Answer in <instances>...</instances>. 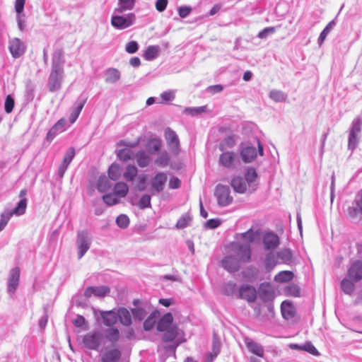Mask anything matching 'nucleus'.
I'll return each instance as SVG.
<instances>
[{"label":"nucleus","mask_w":362,"mask_h":362,"mask_svg":"<svg viewBox=\"0 0 362 362\" xmlns=\"http://www.w3.org/2000/svg\"><path fill=\"white\" fill-rule=\"evenodd\" d=\"M124 12H117V9H114L111 17V25L117 30L127 29L135 23L136 16L134 13H129L122 15Z\"/></svg>","instance_id":"2"},{"label":"nucleus","mask_w":362,"mask_h":362,"mask_svg":"<svg viewBox=\"0 0 362 362\" xmlns=\"http://www.w3.org/2000/svg\"><path fill=\"white\" fill-rule=\"evenodd\" d=\"M170 162V156L166 151L159 153L158 158L155 160V163L161 167H166Z\"/></svg>","instance_id":"50"},{"label":"nucleus","mask_w":362,"mask_h":362,"mask_svg":"<svg viewBox=\"0 0 362 362\" xmlns=\"http://www.w3.org/2000/svg\"><path fill=\"white\" fill-rule=\"evenodd\" d=\"M206 111V106L186 107L184 110V113L192 116L198 115L202 112Z\"/></svg>","instance_id":"56"},{"label":"nucleus","mask_w":362,"mask_h":362,"mask_svg":"<svg viewBox=\"0 0 362 362\" xmlns=\"http://www.w3.org/2000/svg\"><path fill=\"white\" fill-rule=\"evenodd\" d=\"M104 340L103 334L99 331L90 332L84 335L83 343L90 350H98Z\"/></svg>","instance_id":"4"},{"label":"nucleus","mask_w":362,"mask_h":362,"mask_svg":"<svg viewBox=\"0 0 362 362\" xmlns=\"http://www.w3.org/2000/svg\"><path fill=\"white\" fill-rule=\"evenodd\" d=\"M302 351L308 352L309 354L315 356H319L320 355V352L311 341H306L305 344H303Z\"/></svg>","instance_id":"59"},{"label":"nucleus","mask_w":362,"mask_h":362,"mask_svg":"<svg viewBox=\"0 0 362 362\" xmlns=\"http://www.w3.org/2000/svg\"><path fill=\"white\" fill-rule=\"evenodd\" d=\"M13 216L10 209H5L0 216V232H1Z\"/></svg>","instance_id":"47"},{"label":"nucleus","mask_w":362,"mask_h":362,"mask_svg":"<svg viewBox=\"0 0 362 362\" xmlns=\"http://www.w3.org/2000/svg\"><path fill=\"white\" fill-rule=\"evenodd\" d=\"M282 315L284 318L288 319L293 316V308L290 303L284 301L281 305Z\"/></svg>","instance_id":"53"},{"label":"nucleus","mask_w":362,"mask_h":362,"mask_svg":"<svg viewBox=\"0 0 362 362\" xmlns=\"http://www.w3.org/2000/svg\"><path fill=\"white\" fill-rule=\"evenodd\" d=\"M20 281V269L19 267H14L9 272L7 291L9 293L13 294L18 286Z\"/></svg>","instance_id":"11"},{"label":"nucleus","mask_w":362,"mask_h":362,"mask_svg":"<svg viewBox=\"0 0 362 362\" xmlns=\"http://www.w3.org/2000/svg\"><path fill=\"white\" fill-rule=\"evenodd\" d=\"M276 31L275 27H267L264 28L262 30H261L258 35L257 37L260 39H265L269 35L274 33Z\"/></svg>","instance_id":"64"},{"label":"nucleus","mask_w":362,"mask_h":362,"mask_svg":"<svg viewBox=\"0 0 362 362\" xmlns=\"http://www.w3.org/2000/svg\"><path fill=\"white\" fill-rule=\"evenodd\" d=\"M348 276L355 282L362 279V261L356 260L352 263L348 269Z\"/></svg>","instance_id":"14"},{"label":"nucleus","mask_w":362,"mask_h":362,"mask_svg":"<svg viewBox=\"0 0 362 362\" xmlns=\"http://www.w3.org/2000/svg\"><path fill=\"white\" fill-rule=\"evenodd\" d=\"M76 245L78 247V258L81 259L89 250L91 245V237L87 230L78 232Z\"/></svg>","instance_id":"6"},{"label":"nucleus","mask_w":362,"mask_h":362,"mask_svg":"<svg viewBox=\"0 0 362 362\" xmlns=\"http://www.w3.org/2000/svg\"><path fill=\"white\" fill-rule=\"evenodd\" d=\"M356 206H349L347 209L349 216L352 218H356L358 214H362V206L359 204L357 199L354 201Z\"/></svg>","instance_id":"46"},{"label":"nucleus","mask_w":362,"mask_h":362,"mask_svg":"<svg viewBox=\"0 0 362 362\" xmlns=\"http://www.w3.org/2000/svg\"><path fill=\"white\" fill-rule=\"evenodd\" d=\"M66 129V122L65 119H60L47 132V140L52 141L59 134L64 132Z\"/></svg>","instance_id":"21"},{"label":"nucleus","mask_w":362,"mask_h":362,"mask_svg":"<svg viewBox=\"0 0 362 362\" xmlns=\"http://www.w3.org/2000/svg\"><path fill=\"white\" fill-rule=\"evenodd\" d=\"M294 274L291 271H281L275 275L274 280L277 283H286L291 281Z\"/></svg>","instance_id":"36"},{"label":"nucleus","mask_w":362,"mask_h":362,"mask_svg":"<svg viewBox=\"0 0 362 362\" xmlns=\"http://www.w3.org/2000/svg\"><path fill=\"white\" fill-rule=\"evenodd\" d=\"M65 60L62 49H56L52 55V69L48 78V86L51 92L61 88L64 78V65Z\"/></svg>","instance_id":"1"},{"label":"nucleus","mask_w":362,"mask_h":362,"mask_svg":"<svg viewBox=\"0 0 362 362\" xmlns=\"http://www.w3.org/2000/svg\"><path fill=\"white\" fill-rule=\"evenodd\" d=\"M117 225L121 228H126L129 224V218L125 214H120L116 218Z\"/></svg>","instance_id":"60"},{"label":"nucleus","mask_w":362,"mask_h":362,"mask_svg":"<svg viewBox=\"0 0 362 362\" xmlns=\"http://www.w3.org/2000/svg\"><path fill=\"white\" fill-rule=\"evenodd\" d=\"M238 296L249 303H253L257 298V291L253 286L243 284L239 288Z\"/></svg>","instance_id":"12"},{"label":"nucleus","mask_w":362,"mask_h":362,"mask_svg":"<svg viewBox=\"0 0 362 362\" xmlns=\"http://www.w3.org/2000/svg\"><path fill=\"white\" fill-rule=\"evenodd\" d=\"M277 257L281 259L284 263H288L293 257V254L289 249H282L277 252Z\"/></svg>","instance_id":"51"},{"label":"nucleus","mask_w":362,"mask_h":362,"mask_svg":"<svg viewBox=\"0 0 362 362\" xmlns=\"http://www.w3.org/2000/svg\"><path fill=\"white\" fill-rule=\"evenodd\" d=\"M86 100H87V97L84 96L83 95H81L78 98V99L75 103V107H74V108L70 114V116H69V122L71 124H74L76 121L85 103H86Z\"/></svg>","instance_id":"20"},{"label":"nucleus","mask_w":362,"mask_h":362,"mask_svg":"<svg viewBox=\"0 0 362 362\" xmlns=\"http://www.w3.org/2000/svg\"><path fill=\"white\" fill-rule=\"evenodd\" d=\"M148 305L144 307L137 306L132 309V315L135 320H142L148 314V310H147Z\"/></svg>","instance_id":"41"},{"label":"nucleus","mask_w":362,"mask_h":362,"mask_svg":"<svg viewBox=\"0 0 362 362\" xmlns=\"http://www.w3.org/2000/svg\"><path fill=\"white\" fill-rule=\"evenodd\" d=\"M138 170L135 165H129L127 166L125 172L124 173V178L127 181H133L137 175Z\"/></svg>","instance_id":"45"},{"label":"nucleus","mask_w":362,"mask_h":362,"mask_svg":"<svg viewBox=\"0 0 362 362\" xmlns=\"http://www.w3.org/2000/svg\"><path fill=\"white\" fill-rule=\"evenodd\" d=\"M119 319L120 322L125 325L129 326L132 324V316L129 310L124 308H119L117 312V319Z\"/></svg>","instance_id":"33"},{"label":"nucleus","mask_w":362,"mask_h":362,"mask_svg":"<svg viewBox=\"0 0 362 362\" xmlns=\"http://www.w3.org/2000/svg\"><path fill=\"white\" fill-rule=\"evenodd\" d=\"M75 156V150L74 148L71 147L69 148L64 157V159L60 164L59 169H58V175L60 178H62L64 175V173L68 168L69 164L72 161L73 158Z\"/></svg>","instance_id":"18"},{"label":"nucleus","mask_w":362,"mask_h":362,"mask_svg":"<svg viewBox=\"0 0 362 362\" xmlns=\"http://www.w3.org/2000/svg\"><path fill=\"white\" fill-rule=\"evenodd\" d=\"M111 186L112 184L107 176L102 175L99 177L96 183V187L100 192L107 191L110 189Z\"/></svg>","instance_id":"34"},{"label":"nucleus","mask_w":362,"mask_h":362,"mask_svg":"<svg viewBox=\"0 0 362 362\" xmlns=\"http://www.w3.org/2000/svg\"><path fill=\"white\" fill-rule=\"evenodd\" d=\"M245 180L248 185L249 192H255L257 188V184L256 183L257 173L256 170L252 168H248L245 172Z\"/></svg>","instance_id":"22"},{"label":"nucleus","mask_w":362,"mask_h":362,"mask_svg":"<svg viewBox=\"0 0 362 362\" xmlns=\"http://www.w3.org/2000/svg\"><path fill=\"white\" fill-rule=\"evenodd\" d=\"M110 293V288L105 286H88L84 291V296L90 298L92 296L96 297H104Z\"/></svg>","instance_id":"19"},{"label":"nucleus","mask_w":362,"mask_h":362,"mask_svg":"<svg viewBox=\"0 0 362 362\" xmlns=\"http://www.w3.org/2000/svg\"><path fill=\"white\" fill-rule=\"evenodd\" d=\"M121 76L120 71L115 68H109L105 71V81L106 83H115Z\"/></svg>","instance_id":"31"},{"label":"nucleus","mask_w":362,"mask_h":362,"mask_svg":"<svg viewBox=\"0 0 362 362\" xmlns=\"http://www.w3.org/2000/svg\"><path fill=\"white\" fill-rule=\"evenodd\" d=\"M191 221V218L189 215L185 214L181 216L176 223V228L178 229H182L186 228Z\"/></svg>","instance_id":"62"},{"label":"nucleus","mask_w":362,"mask_h":362,"mask_svg":"<svg viewBox=\"0 0 362 362\" xmlns=\"http://www.w3.org/2000/svg\"><path fill=\"white\" fill-rule=\"evenodd\" d=\"M26 208L27 199L23 198L19 201L17 206L13 209L10 210V212H11L13 215L21 216L25 213Z\"/></svg>","instance_id":"43"},{"label":"nucleus","mask_w":362,"mask_h":362,"mask_svg":"<svg viewBox=\"0 0 362 362\" xmlns=\"http://www.w3.org/2000/svg\"><path fill=\"white\" fill-rule=\"evenodd\" d=\"M106 339L112 344L119 339V332L116 328H109L105 332Z\"/></svg>","instance_id":"44"},{"label":"nucleus","mask_w":362,"mask_h":362,"mask_svg":"<svg viewBox=\"0 0 362 362\" xmlns=\"http://www.w3.org/2000/svg\"><path fill=\"white\" fill-rule=\"evenodd\" d=\"M258 295L260 300L265 303L272 302L274 297V290L270 283H262L258 288Z\"/></svg>","instance_id":"9"},{"label":"nucleus","mask_w":362,"mask_h":362,"mask_svg":"<svg viewBox=\"0 0 362 362\" xmlns=\"http://www.w3.org/2000/svg\"><path fill=\"white\" fill-rule=\"evenodd\" d=\"M230 185L234 191L240 194H243L248 190V185L246 181L240 176L234 177L231 180Z\"/></svg>","instance_id":"24"},{"label":"nucleus","mask_w":362,"mask_h":362,"mask_svg":"<svg viewBox=\"0 0 362 362\" xmlns=\"http://www.w3.org/2000/svg\"><path fill=\"white\" fill-rule=\"evenodd\" d=\"M231 250L234 253V256L238 258L240 262H246L250 259L251 250L248 244H242L240 243H233L231 244Z\"/></svg>","instance_id":"7"},{"label":"nucleus","mask_w":362,"mask_h":362,"mask_svg":"<svg viewBox=\"0 0 362 362\" xmlns=\"http://www.w3.org/2000/svg\"><path fill=\"white\" fill-rule=\"evenodd\" d=\"M178 334V329L177 326H173L172 327L165 329L163 334L162 339L165 342L173 341Z\"/></svg>","instance_id":"38"},{"label":"nucleus","mask_w":362,"mask_h":362,"mask_svg":"<svg viewBox=\"0 0 362 362\" xmlns=\"http://www.w3.org/2000/svg\"><path fill=\"white\" fill-rule=\"evenodd\" d=\"M121 168L119 165L117 163H112L108 169V177L112 180H117L121 175Z\"/></svg>","instance_id":"42"},{"label":"nucleus","mask_w":362,"mask_h":362,"mask_svg":"<svg viewBox=\"0 0 362 362\" xmlns=\"http://www.w3.org/2000/svg\"><path fill=\"white\" fill-rule=\"evenodd\" d=\"M136 143L127 145L126 147L117 150V155L119 160L123 161H127L132 159L134 157V153L132 150L131 147L135 146Z\"/></svg>","instance_id":"28"},{"label":"nucleus","mask_w":362,"mask_h":362,"mask_svg":"<svg viewBox=\"0 0 362 362\" xmlns=\"http://www.w3.org/2000/svg\"><path fill=\"white\" fill-rule=\"evenodd\" d=\"M103 324L107 327L113 326L117 321V313L114 310L99 311Z\"/></svg>","instance_id":"27"},{"label":"nucleus","mask_w":362,"mask_h":362,"mask_svg":"<svg viewBox=\"0 0 362 362\" xmlns=\"http://www.w3.org/2000/svg\"><path fill=\"white\" fill-rule=\"evenodd\" d=\"M223 267L230 272H237L240 267L241 262L234 255H228L221 262Z\"/></svg>","instance_id":"16"},{"label":"nucleus","mask_w":362,"mask_h":362,"mask_svg":"<svg viewBox=\"0 0 362 362\" xmlns=\"http://www.w3.org/2000/svg\"><path fill=\"white\" fill-rule=\"evenodd\" d=\"M269 97L275 102H284L286 100L287 95L281 90H272L269 93Z\"/></svg>","instance_id":"52"},{"label":"nucleus","mask_w":362,"mask_h":362,"mask_svg":"<svg viewBox=\"0 0 362 362\" xmlns=\"http://www.w3.org/2000/svg\"><path fill=\"white\" fill-rule=\"evenodd\" d=\"M237 136L230 134L226 136L218 144V149L221 151H225L228 148H233L236 144Z\"/></svg>","instance_id":"29"},{"label":"nucleus","mask_w":362,"mask_h":362,"mask_svg":"<svg viewBox=\"0 0 362 362\" xmlns=\"http://www.w3.org/2000/svg\"><path fill=\"white\" fill-rule=\"evenodd\" d=\"M165 138L170 150L177 154L180 151V141L175 132L167 128L165 130Z\"/></svg>","instance_id":"10"},{"label":"nucleus","mask_w":362,"mask_h":362,"mask_svg":"<svg viewBox=\"0 0 362 362\" xmlns=\"http://www.w3.org/2000/svg\"><path fill=\"white\" fill-rule=\"evenodd\" d=\"M214 196L217 199L218 204L221 206L229 205L233 202V197L230 196V187L227 185L218 184L216 185Z\"/></svg>","instance_id":"5"},{"label":"nucleus","mask_w":362,"mask_h":362,"mask_svg":"<svg viewBox=\"0 0 362 362\" xmlns=\"http://www.w3.org/2000/svg\"><path fill=\"white\" fill-rule=\"evenodd\" d=\"M160 147L161 144L160 141L153 139L148 143L146 146V149L148 151V153L153 154L158 152L160 150Z\"/></svg>","instance_id":"57"},{"label":"nucleus","mask_w":362,"mask_h":362,"mask_svg":"<svg viewBox=\"0 0 362 362\" xmlns=\"http://www.w3.org/2000/svg\"><path fill=\"white\" fill-rule=\"evenodd\" d=\"M9 50L13 57L18 58L25 52L24 43L18 38H13L9 42Z\"/></svg>","instance_id":"13"},{"label":"nucleus","mask_w":362,"mask_h":362,"mask_svg":"<svg viewBox=\"0 0 362 362\" xmlns=\"http://www.w3.org/2000/svg\"><path fill=\"white\" fill-rule=\"evenodd\" d=\"M362 129V118L357 117L351 122L349 130L348 148L354 151L358 146Z\"/></svg>","instance_id":"3"},{"label":"nucleus","mask_w":362,"mask_h":362,"mask_svg":"<svg viewBox=\"0 0 362 362\" xmlns=\"http://www.w3.org/2000/svg\"><path fill=\"white\" fill-rule=\"evenodd\" d=\"M337 23L335 19L331 21L323 29V30L320 34V36L317 40V42L319 45H322L324 41L325 40L328 34L331 32V30L334 28V27L336 25Z\"/></svg>","instance_id":"39"},{"label":"nucleus","mask_w":362,"mask_h":362,"mask_svg":"<svg viewBox=\"0 0 362 362\" xmlns=\"http://www.w3.org/2000/svg\"><path fill=\"white\" fill-rule=\"evenodd\" d=\"M121 357V352L118 349L106 350L101 356V362H117Z\"/></svg>","instance_id":"25"},{"label":"nucleus","mask_w":362,"mask_h":362,"mask_svg":"<svg viewBox=\"0 0 362 362\" xmlns=\"http://www.w3.org/2000/svg\"><path fill=\"white\" fill-rule=\"evenodd\" d=\"M157 315V311L152 312L150 314V315L147 317V319L144 322V329L146 331H149L153 327L156 323Z\"/></svg>","instance_id":"48"},{"label":"nucleus","mask_w":362,"mask_h":362,"mask_svg":"<svg viewBox=\"0 0 362 362\" xmlns=\"http://www.w3.org/2000/svg\"><path fill=\"white\" fill-rule=\"evenodd\" d=\"M285 293L289 296L298 297L300 296V288L295 284H291L286 287Z\"/></svg>","instance_id":"55"},{"label":"nucleus","mask_w":362,"mask_h":362,"mask_svg":"<svg viewBox=\"0 0 362 362\" xmlns=\"http://www.w3.org/2000/svg\"><path fill=\"white\" fill-rule=\"evenodd\" d=\"M135 158H136L137 164L141 168L147 167L151 162L150 156L144 151H139L135 155Z\"/></svg>","instance_id":"35"},{"label":"nucleus","mask_w":362,"mask_h":362,"mask_svg":"<svg viewBox=\"0 0 362 362\" xmlns=\"http://www.w3.org/2000/svg\"><path fill=\"white\" fill-rule=\"evenodd\" d=\"M128 190V186L124 182H117L114 187V193L117 196L119 195L121 197H124L127 195Z\"/></svg>","instance_id":"49"},{"label":"nucleus","mask_w":362,"mask_h":362,"mask_svg":"<svg viewBox=\"0 0 362 362\" xmlns=\"http://www.w3.org/2000/svg\"><path fill=\"white\" fill-rule=\"evenodd\" d=\"M354 287V283L349 279H344L341 282V288L346 294H351Z\"/></svg>","instance_id":"54"},{"label":"nucleus","mask_w":362,"mask_h":362,"mask_svg":"<svg viewBox=\"0 0 362 362\" xmlns=\"http://www.w3.org/2000/svg\"><path fill=\"white\" fill-rule=\"evenodd\" d=\"M277 264V259L275 255L270 252L267 254L264 259V267L267 272L272 271Z\"/></svg>","instance_id":"40"},{"label":"nucleus","mask_w":362,"mask_h":362,"mask_svg":"<svg viewBox=\"0 0 362 362\" xmlns=\"http://www.w3.org/2000/svg\"><path fill=\"white\" fill-rule=\"evenodd\" d=\"M160 52V47L158 45H149L144 53V57L147 61H152L159 56Z\"/></svg>","instance_id":"32"},{"label":"nucleus","mask_w":362,"mask_h":362,"mask_svg":"<svg viewBox=\"0 0 362 362\" xmlns=\"http://www.w3.org/2000/svg\"><path fill=\"white\" fill-rule=\"evenodd\" d=\"M103 202L107 206H112L117 204L119 199L117 197V195L115 193L107 194L103 196Z\"/></svg>","instance_id":"58"},{"label":"nucleus","mask_w":362,"mask_h":362,"mask_svg":"<svg viewBox=\"0 0 362 362\" xmlns=\"http://www.w3.org/2000/svg\"><path fill=\"white\" fill-rule=\"evenodd\" d=\"M139 207L140 209H146L151 206V197L148 194L143 195L139 202Z\"/></svg>","instance_id":"63"},{"label":"nucleus","mask_w":362,"mask_h":362,"mask_svg":"<svg viewBox=\"0 0 362 362\" xmlns=\"http://www.w3.org/2000/svg\"><path fill=\"white\" fill-rule=\"evenodd\" d=\"M263 244L266 250H273L279 245V238L274 233H266L263 237Z\"/></svg>","instance_id":"15"},{"label":"nucleus","mask_w":362,"mask_h":362,"mask_svg":"<svg viewBox=\"0 0 362 362\" xmlns=\"http://www.w3.org/2000/svg\"><path fill=\"white\" fill-rule=\"evenodd\" d=\"M245 344L251 353L257 355L259 357L264 356V348L259 344L255 342L252 339H247Z\"/></svg>","instance_id":"30"},{"label":"nucleus","mask_w":362,"mask_h":362,"mask_svg":"<svg viewBox=\"0 0 362 362\" xmlns=\"http://www.w3.org/2000/svg\"><path fill=\"white\" fill-rule=\"evenodd\" d=\"M219 156V165L228 169L235 168L238 162V156L234 151H225Z\"/></svg>","instance_id":"8"},{"label":"nucleus","mask_w":362,"mask_h":362,"mask_svg":"<svg viewBox=\"0 0 362 362\" xmlns=\"http://www.w3.org/2000/svg\"><path fill=\"white\" fill-rule=\"evenodd\" d=\"M236 291V284L233 281L226 283L223 287V292L227 296L233 295Z\"/></svg>","instance_id":"61"},{"label":"nucleus","mask_w":362,"mask_h":362,"mask_svg":"<svg viewBox=\"0 0 362 362\" xmlns=\"http://www.w3.org/2000/svg\"><path fill=\"white\" fill-rule=\"evenodd\" d=\"M168 180L167 174L165 173H158L151 180V187L156 192H162Z\"/></svg>","instance_id":"17"},{"label":"nucleus","mask_w":362,"mask_h":362,"mask_svg":"<svg viewBox=\"0 0 362 362\" xmlns=\"http://www.w3.org/2000/svg\"><path fill=\"white\" fill-rule=\"evenodd\" d=\"M173 317L170 313L165 314L158 322L156 329L158 332H164L173 327Z\"/></svg>","instance_id":"26"},{"label":"nucleus","mask_w":362,"mask_h":362,"mask_svg":"<svg viewBox=\"0 0 362 362\" xmlns=\"http://www.w3.org/2000/svg\"><path fill=\"white\" fill-rule=\"evenodd\" d=\"M240 155L244 163H249L257 157V151L255 147L247 146L241 148Z\"/></svg>","instance_id":"23"},{"label":"nucleus","mask_w":362,"mask_h":362,"mask_svg":"<svg viewBox=\"0 0 362 362\" xmlns=\"http://www.w3.org/2000/svg\"><path fill=\"white\" fill-rule=\"evenodd\" d=\"M136 3V0H118L117 12H124L133 9Z\"/></svg>","instance_id":"37"}]
</instances>
